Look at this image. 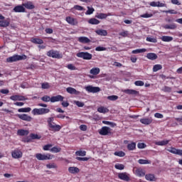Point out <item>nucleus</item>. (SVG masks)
I'll use <instances>...</instances> for the list:
<instances>
[{
	"label": "nucleus",
	"mask_w": 182,
	"mask_h": 182,
	"mask_svg": "<svg viewBox=\"0 0 182 182\" xmlns=\"http://www.w3.org/2000/svg\"><path fill=\"white\" fill-rule=\"evenodd\" d=\"M9 21L4 20V21H0V26L2 28H6L9 25Z\"/></svg>",
	"instance_id": "58836bf2"
},
{
	"label": "nucleus",
	"mask_w": 182,
	"mask_h": 182,
	"mask_svg": "<svg viewBox=\"0 0 182 182\" xmlns=\"http://www.w3.org/2000/svg\"><path fill=\"white\" fill-rule=\"evenodd\" d=\"M13 11L14 12L16 13H22V12H25L26 9L25 7H23V6L22 5H18V6H16L14 9Z\"/></svg>",
	"instance_id": "a211bd4d"
},
{
	"label": "nucleus",
	"mask_w": 182,
	"mask_h": 182,
	"mask_svg": "<svg viewBox=\"0 0 182 182\" xmlns=\"http://www.w3.org/2000/svg\"><path fill=\"white\" fill-rule=\"evenodd\" d=\"M175 120L176 122H178V123H179V124H181V126H182V116L180 117L175 118Z\"/></svg>",
	"instance_id": "774afa93"
},
{
	"label": "nucleus",
	"mask_w": 182,
	"mask_h": 182,
	"mask_svg": "<svg viewBox=\"0 0 182 182\" xmlns=\"http://www.w3.org/2000/svg\"><path fill=\"white\" fill-rule=\"evenodd\" d=\"M52 144H46L43 147V150H44V151H48V150H50V147H52Z\"/></svg>",
	"instance_id": "603ef678"
},
{
	"label": "nucleus",
	"mask_w": 182,
	"mask_h": 182,
	"mask_svg": "<svg viewBox=\"0 0 182 182\" xmlns=\"http://www.w3.org/2000/svg\"><path fill=\"white\" fill-rule=\"evenodd\" d=\"M61 151L62 148L58 146H53L50 149V151H51V153H60Z\"/></svg>",
	"instance_id": "c9c22d12"
},
{
	"label": "nucleus",
	"mask_w": 182,
	"mask_h": 182,
	"mask_svg": "<svg viewBox=\"0 0 182 182\" xmlns=\"http://www.w3.org/2000/svg\"><path fill=\"white\" fill-rule=\"evenodd\" d=\"M23 6L26 8V9H35V5L32 3V1H28L23 4Z\"/></svg>",
	"instance_id": "b1692460"
},
{
	"label": "nucleus",
	"mask_w": 182,
	"mask_h": 182,
	"mask_svg": "<svg viewBox=\"0 0 182 182\" xmlns=\"http://www.w3.org/2000/svg\"><path fill=\"white\" fill-rule=\"evenodd\" d=\"M68 93H70V95H80V92L76 90V89L69 87L66 89Z\"/></svg>",
	"instance_id": "aec40b11"
},
{
	"label": "nucleus",
	"mask_w": 182,
	"mask_h": 182,
	"mask_svg": "<svg viewBox=\"0 0 182 182\" xmlns=\"http://www.w3.org/2000/svg\"><path fill=\"white\" fill-rule=\"evenodd\" d=\"M68 171L70 174H77L78 173H80V169L76 166H70L68 168Z\"/></svg>",
	"instance_id": "dca6fc26"
},
{
	"label": "nucleus",
	"mask_w": 182,
	"mask_h": 182,
	"mask_svg": "<svg viewBox=\"0 0 182 182\" xmlns=\"http://www.w3.org/2000/svg\"><path fill=\"white\" fill-rule=\"evenodd\" d=\"M137 147L138 149H146V145L144 143H138Z\"/></svg>",
	"instance_id": "e2e57ef3"
},
{
	"label": "nucleus",
	"mask_w": 182,
	"mask_h": 182,
	"mask_svg": "<svg viewBox=\"0 0 182 182\" xmlns=\"http://www.w3.org/2000/svg\"><path fill=\"white\" fill-rule=\"evenodd\" d=\"M109 16H110V14L100 13L97 16H96V18H97L98 19H106V18H107Z\"/></svg>",
	"instance_id": "e433bc0d"
},
{
	"label": "nucleus",
	"mask_w": 182,
	"mask_h": 182,
	"mask_svg": "<svg viewBox=\"0 0 182 182\" xmlns=\"http://www.w3.org/2000/svg\"><path fill=\"white\" fill-rule=\"evenodd\" d=\"M161 39L163 42H171V41H173V37L168 36H163Z\"/></svg>",
	"instance_id": "473e14b6"
},
{
	"label": "nucleus",
	"mask_w": 182,
	"mask_h": 182,
	"mask_svg": "<svg viewBox=\"0 0 182 182\" xmlns=\"http://www.w3.org/2000/svg\"><path fill=\"white\" fill-rule=\"evenodd\" d=\"M95 12V9L88 7L87 11H86V15H92Z\"/></svg>",
	"instance_id": "4d7b16f0"
},
{
	"label": "nucleus",
	"mask_w": 182,
	"mask_h": 182,
	"mask_svg": "<svg viewBox=\"0 0 182 182\" xmlns=\"http://www.w3.org/2000/svg\"><path fill=\"white\" fill-rule=\"evenodd\" d=\"M63 99L65 97L60 95H58L57 96H53L50 97V102L51 103H55L56 102H63Z\"/></svg>",
	"instance_id": "4468645a"
},
{
	"label": "nucleus",
	"mask_w": 182,
	"mask_h": 182,
	"mask_svg": "<svg viewBox=\"0 0 182 182\" xmlns=\"http://www.w3.org/2000/svg\"><path fill=\"white\" fill-rule=\"evenodd\" d=\"M146 41L147 42H152L154 43H156V42H157V40L156 38L151 37H147Z\"/></svg>",
	"instance_id": "052dcab7"
},
{
	"label": "nucleus",
	"mask_w": 182,
	"mask_h": 182,
	"mask_svg": "<svg viewBox=\"0 0 182 182\" xmlns=\"http://www.w3.org/2000/svg\"><path fill=\"white\" fill-rule=\"evenodd\" d=\"M96 34L99 35L100 36H107V31L103 29L97 30Z\"/></svg>",
	"instance_id": "bb28decb"
},
{
	"label": "nucleus",
	"mask_w": 182,
	"mask_h": 182,
	"mask_svg": "<svg viewBox=\"0 0 182 182\" xmlns=\"http://www.w3.org/2000/svg\"><path fill=\"white\" fill-rule=\"evenodd\" d=\"M54 120H55L54 117L48 118V119H47L48 126H50L51 124L55 123V122H53Z\"/></svg>",
	"instance_id": "09e8293b"
},
{
	"label": "nucleus",
	"mask_w": 182,
	"mask_h": 182,
	"mask_svg": "<svg viewBox=\"0 0 182 182\" xmlns=\"http://www.w3.org/2000/svg\"><path fill=\"white\" fill-rule=\"evenodd\" d=\"M65 21L66 22H68V23H69L70 25H72L73 26H76V25H77L78 23L77 19L73 18L71 16H67L65 18Z\"/></svg>",
	"instance_id": "ddd939ff"
},
{
	"label": "nucleus",
	"mask_w": 182,
	"mask_h": 182,
	"mask_svg": "<svg viewBox=\"0 0 182 182\" xmlns=\"http://www.w3.org/2000/svg\"><path fill=\"white\" fill-rule=\"evenodd\" d=\"M30 137L31 139H32V140H39L41 138V136L38 135L37 134H31Z\"/></svg>",
	"instance_id": "79ce46f5"
},
{
	"label": "nucleus",
	"mask_w": 182,
	"mask_h": 182,
	"mask_svg": "<svg viewBox=\"0 0 182 182\" xmlns=\"http://www.w3.org/2000/svg\"><path fill=\"white\" fill-rule=\"evenodd\" d=\"M107 99L109 100L114 101V100H117V99H119V97L117 95H111V96H108Z\"/></svg>",
	"instance_id": "6e6d98bb"
},
{
	"label": "nucleus",
	"mask_w": 182,
	"mask_h": 182,
	"mask_svg": "<svg viewBox=\"0 0 182 182\" xmlns=\"http://www.w3.org/2000/svg\"><path fill=\"white\" fill-rule=\"evenodd\" d=\"M164 14H171L173 15H177V11L176 10H164L162 11Z\"/></svg>",
	"instance_id": "37998d69"
},
{
	"label": "nucleus",
	"mask_w": 182,
	"mask_h": 182,
	"mask_svg": "<svg viewBox=\"0 0 182 182\" xmlns=\"http://www.w3.org/2000/svg\"><path fill=\"white\" fill-rule=\"evenodd\" d=\"M114 168H117V170H124V165L122 164H115Z\"/></svg>",
	"instance_id": "c03bdc74"
},
{
	"label": "nucleus",
	"mask_w": 182,
	"mask_h": 182,
	"mask_svg": "<svg viewBox=\"0 0 182 182\" xmlns=\"http://www.w3.org/2000/svg\"><path fill=\"white\" fill-rule=\"evenodd\" d=\"M53 157V155L50 154H36V158L37 160H52V158Z\"/></svg>",
	"instance_id": "39448f33"
},
{
	"label": "nucleus",
	"mask_w": 182,
	"mask_h": 182,
	"mask_svg": "<svg viewBox=\"0 0 182 182\" xmlns=\"http://www.w3.org/2000/svg\"><path fill=\"white\" fill-rule=\"evenodd\" d=\"M85 90L90 93H97L100 90V87L88 85L85 87Z\"/></svg>",
	"instance_id": "9d476101"
},
{
	"label": "nucleus",
	"mask_w": 182,
	"mask_h": 182,
	"mask_svg": "<svg viewBox=\"0 0 182 182\" xmlns=\"http://www.w3.org/2000/svg\"><path fill=\"white\" fill-rule=\"evenodd\" d=\"M127 150L129 151H132L133 150H136V142H132L128 144L127 146Z\"/></svg>",
	"instance_id": "cd10ccee"
},
{
	"label": "nucleus",
	"mask_w": 182,
	"mask_h": 182,
	"mask_svg": "<svg viewBox=\"0 0 182 182\" xmlns=\"http://www.w3.org/2000/svg\"><path fill=\"white\" fill-rule=\"evenodd\" d=\"M42 89H49V83L48 82H43L41 84Z\"/></svg>",
	"instance_id": "680f3d73"
},
{
	"label": "nucleus",
	"mask_w": 182,
	"mask_h": 182,
	"mask_svg": "<svg viewBox=\"0 0 182 182\" xmlns=\"http://www.w3.org/2000/svg\"><path fill=\"white\" fill-rule=\"evenodd\" d=\"M28 134H29V130L21 129L17 131V136H28Z\"/></svg>",
	"instance_id": "412c9836"
},
{
	"label": "nucleus",
	"mask_w": 182,
	"mask_h": 182,
	"mask_svg": "<svg viewBox=\"0 0 182 182\" xmlns=\"http://www.w3.org/2000/svg\"><path fill=\"white\" fill-rule=\"evenodd\" d=\"M75 155L81 156L82 157H84L85 156H86V151H77L75 152Z\"/></svg>",
	"instance_id": "a18cd8bd"
},
{
	"label": "nucleus",
	"mask_w": 182,
	"mask_h": 182,
	"mask_svg": "<svg viewBox=\"0 0 182 182\" xmlns=\"http://www.w3.org/2000/svg\"><path fill=\"white\" fill-rule=\"evenodd\" d=\"M134 174L137 177H144L146 176V172L141 168H136L134 171Z\"/></svg>",
	"instance_id": "f3484780"
},
{
	"label": "nucleus",
	"mask_w": 182,
	"mask_h": 182,
	"mask_svg": "<svg viewBox=\"0 0 182 182\" xmlns=\"http://www.w3.org/2000/svg\"><path fill=\"white\" fill-rule=\"evenodd\" d=\"M47 168H57L58 166L55 164V163L53 164H48L46 165Z\"/></svg>",
	"instance_id": "3c124183"
},
{
	"label": "nucleus",
	"mask_w": 182,
	"mask_h": 182,
	"mask_svg": "<svg viewBox=\"0 0 182 182\" xmlns=\"http://www.w3.org/2000/svg\"><path fill=\"white\" fill-rule=\"evenodd\" d=\"M90 75H89V77H90V79H95V76H96V75H99V73H100V68H92L90 70Z\"/></svg>",
	"instance_id": "1a4fd4ad"
},
{
	"label": "nucleus",
	"mask_w": 182,
	"mask_h": 182,
	"mask_svg": "<svg viewBox=\"0 0 182 182\" xmlns=\"http://www.w3.org/2000/svg\"><path fill=\"white\" fill-rule=\"evenodd\" d=\"M118 178L123 181H130V174L127 173V172L119 173H118Z\"/></svg>",
	"instance_id": "423d86ee"
},
{
	"label": "nucleus",
	"mask_w": 182,
	"mask_h": 182,
	"mask_svg": "<svg viewBox=\"0 0 182 182\" xmlns=\"http://www.w3.org/2000/svg\"><path fill=\"white\" fill-rule=\"evenodd\" d=\"M112 132V129H110V127H102L101 128V129L99 131V134L101 136H107L109 134H110V133Z\"/></svg>",
	"instance_id": "0eeeda50"
},
{
	"label": "nucleus",
	"mask_w": 182,
	"mask_h": 182,
	"mask_svg": "<svg viewBox=\"0 0 182 182\" xmlns=\"http://www.w3.org/2000/svg\"><path fill=\"white\" fill-rule=\"evenodd\" d=\"M170 143V140H163L155 142L156 146H167Z\"/></svg>",
	"instance_id": "c85d7f7f"
},
{
	"label": "nucleus",
	"mask_w": 182,
	"mask_h": 182,
	"mask_svg": "<svg viewBox=\"0 0 182 182\" xmlns=\"http://www.w3.org/2000/svg\"><path fill=\"white\" fill-rule=\"evenodd\" d=\"M135 86H144V82L141 80H137L134 82Z\"/></svg>",
	"instance_id": "864d4df0"
},
{
	"label": "nucleus",
	"mask_w": 182,
	"mask_h": 182,
	"mask_svg": "<svg viewBox=\"0 0 182 182\" xmlns=\"http://www.w3.org/2000/svg\"><path fill=\"white\" fill-rule=\"evenodd\" d=\"M103 124H107L108 126H111V127H114L116 124L114 122H111L109 121H102Z\"/></svg>",
	"instance_id": "49530a36"
},
{
	"label": "nucleus",
	"mask_w": 182,
	"mask_h": 182,
	"mask_svg": "<svg viewBox=\"0 0 182 182\" xmlns=\"http://www.w3.org/2000/svg\"><path fill=\"white\" fill-rule=\"evenodd\" d=\"M145 178L148 181H156V176H154V174L148 173L145 175Z\"/></svg>",
	"instance_id": "a878e982"
},
{
	"label": "nucleus",
	"mask_w": 182,
	"mask_h": 182,
	"mask_svg": "<svg viewBox=\"0 0 182 182\" xmlns=\"http://www.w3.org/2000/svg\"><path fill=\"white\" fill-rule=\"evenodd\" d=\"M166 150L167 151H169V153H172V154H178V156H182V150L181 149H177L172 146Z\"/></svg>",
	"instance_id": "2eb2a0df"
},
{
	"label": "nucleus",
	"mask_w": 182,
	"mask_h": 182,
	"mask_svg": "<svg viewBox=\"0 0 182 182\" xmlns=\"http://www.w3.org/2000/svg\"><path fill=\"white\" fill-rule=\"evenodd\" d=\"M124 93H126L127 95H139V91L127 89L124 90Z\"/></svg>",
	"instance_id": "c756f323"
},
{
	"label": "nucleus",
	"mask_w": 182,
	"mask_h": 182,
	"mask_svg": "<svg viewBox=\"0 0 182 182\" xmlns=\"http://www.w3.org/2000/svg\"><path fill=\"white\" fill-rule=\"evenodd\" d=\"M26 58L27 57L25 55H14L11 57L6 58V62H8L9 63H11L12 62H18V60H25Z\"/></svg>",
	"instance_id": "f03ea898"
},
{
	"label": "nucleus",
	"mask_w": 182,
	"mask_h": 182,
	"mask_svg": "<svg viewBox=\"0 0 182 182\" xmlns=\"http://www.w3.org/2000/svg\"><path fill=\"white\" fill-rule=\"evenodd\" d=\"M164 92H167L168 93H170V92H171V87L165 86L164 87Z\"/></svg>",
	"instance_id": "338daca9"
},
{
	"label": "nucleus",
	"mask_w": 182,
	"mask_h": 182,
	"mask_svg": "<svg viewBox=\"0 0 182 182\" xmlns=\"http://www.w3.org/2000/svg\"><path fill=\"white\" fill-rule=\"evenodd\" d=\"M18 119L21 120H23L24 122H32V117L26 114H17Z\"/></svg>",
	"instance_id": "f8f14e48"
},
{
	"label": "nucleus",
	"mask_w": 182,
	"mask_h": 182,
	"mask_svg": "<svg viewBox=\"0 0 182 182\" xmlns=\"http://www.w3.org/2000/svg\"><path fill=\"white\" fill-rule=\"evenodd\" d=\"M61 129L62 127L59 124H56L55 122L48 126V130H50V132H54V133L56 132H60Z\"/></svg>",
	"instance_id": "6e6552de"
},
{
	"label": "nucleus",
	"mask_w": 182,
	"mask_h": 182,
	"mask_svg": "<svg viewBox=\"0 0 182 182\" xmlns=\"http://www.w3.org/2000/svg\"><path fill=\"white\" fill-rule=\"evenodd\" d=\"M144 52H147L146 48L136 49L132 51V53L134 55H137V53H144Z\"/></svg>",
	"instance_id": "7c9ffc66"
},
{
	"label": "nucleus",
	"mask_w": 182,
	"mask_h": 182,
	"mask_svg": "<svg viewBox=\"0 0 182 182\" xmlns=\"http://www.w3.org/2000/svg\"><path fill=\"white\" fill-rule=\"evenodd\" d=\"M140 122L142 123V124H151L153 122V119L151 118H143L140 119Z\"/></svg>",
	"instance_id": "4be33fe9"
},
{
	"label": "nucleus",
	"mask_w": 182,
	"mask_h": 182,
	"mask_svg": "<svg viewBox=\"0 0 182 182\" xmlns=\"http://www.w3.org/2000/svg\"><path fill=\"white\" fill-rule=\"evenodd\" d=\"M151 16H153V14L146 13L144 14H141L140 18H151Z\"/></svg>",
	"instance_id": "5fc2aeb1"
},
{
	"label": "nucleus",
	"mask_w": 182,
	"mask_h": 182,
	"mask_svg": "<svg viewBox=\"0 0 182 182\" xmlns=\"http://www.w3.org/2000/svg\"><path fill=\"white\" fill-rule=\"evenodd\" d=\"M139 164H151V161L147 159H139L138 160Z\"/></svg>",
	"instance_id": "ea45409f"
},
{
	"label": "nucleus",
	"mask_w": 182,
	"mask_h": 182,
	"mask_svg": "<svg viewBox=\"0 0 182 182\" xmlns=\"http://www.w3.org/2000/svg\"><path fill=\"white\" fill-rule=\"evenodd\" d=\"M41 100L43 102H50V97L48 96V95H45L43 97H41Z\"/></svg>",
	"instance_id": "de8ad7c7"
},
{
	"label": "nucleus",
	"mask_w": 182,
	"mask_h": 182,
	"mask_svg": "<svg viewBox=\"0 0 182 182\" xmlns=\"http://www.w3.org/2000/svg\"><path fill=\"white\" fill-rule=\"evenodd\" d=\"M88 23H90V25H99L100 23V21L95 18H92L88 21Z\"/></svg>",
	"instance_id": "2f4dec72"
},
{
	"label": "nucleus",
	"mask_w": 182,
	"mask_h": 182,
	"mask_svg": "<svg viewBox=\"0 0 182 182\" xmlns=\"http://www.w3.org/2000/svg\"><path fill=\"white\" fill-rule=\"evenodd\" d=\"M76 56L84 59V60H90L93 58V55L87 52H79L76 54Z\"/></svg>",
	"instance_id": "20e7f679"
},
{
	"label": "nucleus",
	"mask_w": 182,
	"mask_h": 182,
	"mask_svg": "<svg viewBox=\"0 0 182 182\" xmlns=\"http://www.w3.org/2000/svg\"><path fill=\"white\" fill-rule=\"evenodd\" d=\"M95 50L97 52H102L103 50H106V48L102 47V46H98L95 48Z\"/></svg>",
	"instance_id": "bf43d9fd"
},
{
	"label": "nucleus",
	"mask_w": 182,
	"mask_h": 182,
	"mask_svg": "<svg viewBox=\"0 0 182 182\" xmlns=\"http://www.w3.org/2000/svg\"><path fill=\"white\" fill-rule=\"evenodd\" d=\"M147 59H149V60H156L157 59L158 56L154 53H149L146 55Z\"/></svg>",
	"instance_id": "393cba45"
},
{
	"label": "nucleus",
	"mask_w": 182,
	"mask_h": 182,
	"mask_svg": "<svg viewBox=\"0 0 182 182\" xmlns=\"http://www.w3.org/2000/svg\"><path fill=\"white\" fill-rule=\"evenodd\" d=\"M154 117H156V119H163V117H164V116L163 115V114L156 112L154 114Z\"/></svg>",
	"instance_id": "0e129e2a"
},
{
	"label": "nucleus",
	"mask_w": 182,
	"mask_h": 182,
	"mask_svg": "<svg viewBox=\"0 0 182 182\" xmlns=\"http://www.w3.org/2000/svg\"><path fill=\"white\" fill-rule=\"evenodd\" d=\"M75 104L76 105V106H77L78 107H83V106H85V103L82 102H80V101H75Z\"/></svg>",
	"instance_id": "13d9d810"
},
{
	"label": "nucleus",
	"mask_w": 182,
	"mask_h": 182,
	"mask_svg": "<svg viewBox=\"0 0 182 182\" xmlns=\"http://www.w3.org/2000/svg\"><path fill=\"white\" fill-rule=\"evenodd\" d=\"M163 69V66L160 64H156L153 67V72H159V70H161Z\"/></svg>",
	"instance_id": "4c0bfd02"
},
{
	"label": "nucleus",
	"mask_w": 182,
	"mask_h": 182,
	"mask_svg": "<svg viewBox=\"0 0 182 182\" xmlns=\"http://www.w3.org/2000/svg\"><path fill=\"white\" fill-rule=\"evenodd\" d=\"M47 56L49 58H53V59H62V55L58 50H50L47 52Z\"/></svg>",
	"instance_id": "7ed1b4c3"
},
{
	"label": "nucleus",
	"mask_w": 182,
	"mask_h": 182,
	"mask_svg": "<svg viewBox=\"0 0 182 182\" xmlns=\"http://www.w3.org/2000/svg\"><path fill=\"white\" fill-rule=\"evenodd\" d=\"M31 42L32 43H34L35 45H43V40L39 38H31Z\"/></svg>",
	"instance_id": "6ab92c4d"
},
{
	"label": "nucleus",
	"mask_w": 182,
	"mask_h": 182,
	"mask_svg": "<svg viewBox=\"0 0 182 182\" xmlns=\"http://www.w3.org/2000/svg\"><path fill=\"white\" fill-rule=\"evenodd\" d=\"M66 68L69 69V70H77V68H76L75 66L73 65V64H68Z\"/></svg>",
	"instance_id": "8fccbe9b"
},
{
	"label": "nucleus",
	"mask_w": 182,
	"mask_h": 182,
	"mask_svg": "<svg viewBox=\"0 0 182 182\" xmlns=\"http://www.w3.org/2000/svg\"><path fill=\"white\" fill-rule=\"evenodd\" d=\"M78 42L80 43H90V39L87 37L82 36L78 38Z\"/></svg>",
	"instance_id": "5701e85b"
},
{
	"label": "nucleus",
	"mask_w": 182,
	"mask_h": 182,
	"mask_svg": "<svg viewBox=\"0 0 182 182\" xmlns=\"http://www.w3.org/2000/svg\"><path fill=\"white\" fill-rule=\"evenodd\" d=\"M11 156L13 159H21L23 154L19 149H15L11 152Z\"/></svg>",
	"instance_id": "9b49d317"
},
{
	"label": "nucleus",
	"mask_w": 182,
	"mask_h": 182,
	"mask_svg": "<svg viewBox=\"0 0 182 182\" xmlns=\"http://www.w3.org/2000/svg\"><path fill=\"white\" fill-rule=\"evenodd\" d=\"M50 112V109L48 108H35L32 110V114L34 116H42L43 114H48Z\"/></svg>",
	"instance_id": "f257e3e1"
},
{
	"label": "nucleus",
	"mask_w": 182,
	"mask_h": 182,
	"mask_svg": "<svg viewBox=\"0 0 182 182\" xmlns=\"http://www.w3.org/2000/svg\"><path fill=\"white\" fill-rule=\"evenodd\" d=\"M32 109L31 107L20 108L18 109V113H29Z\"/></svg>",
	"instance_id": "72a5a7b5"
},
{
	"label": "nucleus",
	"mask_w": 182,
	"mask_h": 182,
	"mask_svg": "<svg viewBox=\"0 0 182 182\" xmlns=\"http://www.w3.org/2000/svg\"><path fill=\"white\" fill-rule=\"evenodd\" d=\"M97 112L99 113H109V109L105 107H100L97 108Z\"/></svg>",
	"instance_id": "f704fd0d"
},
{
	"label": "nucleus",
	"mask_w": 182,
	"mask_h": 182,
	"mask_svg": "<svg viewBox=\"0 0 182 182\" xmlns=\"http://www.w3.org/2000/svg\"><path fill=\"white\" fill-rule=\"evenodd\" d=\"M74 9H75L76 11H83L84 8L82 6L75 5L74 6Z\"/></svg>",
	"instance_id": "69168bd1"
},
{
	"label": "nucleus",
	"mask_w": 182,
	"mask_h": 182,
	"mask_svg": "<svg viewBox=\"0 0 182 182\" xmlns=\"http://www.w3.org/2000/svg\"><path fill=\"white\" fill-rule=\"evenodd\" d=\"M114 154L118 157H124L126 156V153H124L123 151H115Z\"/></svg>",
	"instance_id": "a19ab883"
}]
</instances>
